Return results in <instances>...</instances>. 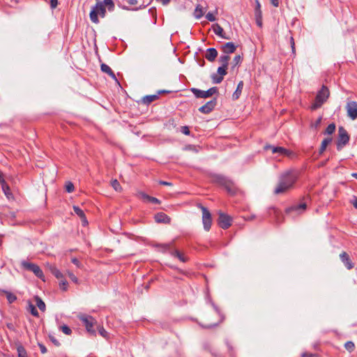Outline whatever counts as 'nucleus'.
I'll return each instance as SVG.
<instances>
[{
    "label": "nucleus",
    "mask_w": 357,
    "mask_h": 357,
    "mask_svg": "<svg viewBox=\"0 0 357 357\" xmlns=\"http://www.w3.org/2000/svg\"><path fill=\"white\" fill-rule=\"evenodd\" d=\"M299 176L300 171L295 169H290L282 172L279 176V181L274 190V194H284L292 189Z\"/></svg>",
    "instance_id": "nucleus-1"
},
{
    "label": "nucleus",
    "mask_w": 357,
    "mask_h": 357,
    "mask_svg": "<svg viewBox=\"0 0 357 357\" xmlns=\"http://www.w3.org/2000/svg\"><path fill=\"white\" fill-rule=\"evenodd\" d=\"M210 178L213 183L223 187L230 195H235L238 192V188L234 182L222 174H212Z\"/></svg>",
    "instance_id": "nucleus-2"
},
{
    "label": "nucleus",
    "mask_w": 357,
    "mask_h": 357,
    "mask_svg": "<svg viewBox=\"0 0 357 357\" xmlns=\"http://www.w3.org/2000/svg\"><path fill=\"white\" fill-rule=\"evenodd\" d=\"M107 10L105 5L102 2H98L93 7L89 13L90 20L95 24H98L100 20L98 15L104 18L106 16Z\"/></svg>",
    "instance_id": "nucleus-3"
},
{
    "label": "nucleus",
    "mask_w": 357,
    "mask_h": 357,
    "mask_svg": "<svg viewBox=\"0 0 357 357\" xmlns=\"http://www.w3.org/2000/svg\"><path fill=\"white\" fill-rule=\"evenodd\" d=\"M330 96V91L328 87L323 85L321 89L318 91L314 102L312 105L311 109L315 110L321 107Z\"/></svg>",
    "instance_id": "nucleus-4"
},
{
    "label": "nucleus",
    "mask_w": 357,
    "mask_h": 357,
    "mask_svg": "<svg viewBox=\"0 0 357 357\" xmlns=\"http://www.w3.org/2000/svg\"><path fill=\"white\" fill-rule=\"evenodd\" d=\"M350 139V136L347 130L343 126L338 128L337 139L336 142L337 151H341L346 146Z\"/></svg>",
    "instance_id": "nucleus-5"
},
{
    "label": "nucleus",
    "mask_w": 357,
    "mask_h": 357,
    "mask_svg": "<svg viewBox=\"0 0 357 357\" xmlns=\"http://www.w3.org/2000/svg\"><path fill=\"white\" fill-rule=\"evenodd\" d=\"M190 91L197 98H207L211 97L214 94H219L218 89L216 86L211 87L207 91H202L197 88H191Z\"/></svg>",
    "instance_id": "nucleus-6"
},
{
    "label": "nucleus",
    "mask_w": 357,
    "mask_h": 357,
    "mask_svg": "<svg viewBox=\"0 0 357 357\" xmlns=\"http://www.w3.org/2000/svg\"><path fill=\"white\" fill-rule=\"evenodd\" d=\"M309 200L310 197L308 196L304 197L301 203L294 204L291 206L287 208L285 210L286 213L291 214L292 213H295L296 214H301L306 209L307 202Z\"/></svg>",
    "instance_id": "nucleus-7"
},
{
    "label": "nucleus",
    "mask_w": 357,
    "mask_h": 357,
    "mask_svg": "<svg viewBox=\"0 0 357 357\" xmlns=\"http://www.w3.org/2000/svg\"><path fill=\"white\" fill-rule=\"evenodd\" d=\"M21 265L25 270L33 272L37 278L43 280V272L37 264L26 261H22Z\"/></svg>",
    "instance_id": "nucleus-8"
},
{
    "label": "nucleus",
    "mask_w": 357,
    "mask_h": 357,
    "mask_svg": "<svg viewBox=\"0 0 357 357\" xmlns=\"http://www.w3.org/2000/svg\"><path fill=\"white\" fill-rule=\"evenodd\" d=\"M79 319L82 321L84 326L86 327V331L89 333L96 335V331L93 329V325L95 323H96V321L93 317L82 314L79 316Z\"/></svg>",
    "instance_id": "nucleus-9"
},
{
    "label": "nucleus",
    "mask_w": 357,
    "mask_h": 357,
    "mask_svg": "<svg viewBox=\"0 0 357 357\" xmlns=\"http://www.w3.org/2000/svg\"><path fill=\"white\" fill-rule=\"evenodd\" d=\"M199 207L202 209V222L204 225V228L206 231H209L211 227L212 224V218L210 211L207 208L202 206V204L199 205Z\"/></svg>",
    "instance_id": "nucleus-10"
},
{
    "label": "nucleus",
    "mask_w": 357,
    "mask_h": 357,
    "mask_svg": "<svg viewBox=\"0 0 357 357\" xmlns=\"http://www.w3.org/2000/svg\"><path fill=\"white\" fill-rule=\"evenodd\" d=\"M231 222L232 218L231 216L222 212L219 213L218 225L220 227L223 229H227L231 225Z\"/></svg>",
    "instance_id": "nucleus-11"
},
{
    "label": "nucleus",
    "mask_w": 357,
    "mask_h": 357,
    "mask_svg": "<svg viewBox=\"0 0 357 357\" xmlns=\"http://www.w3.org/2000/svg\"><path fill=\"white\" fill-rule=\"evenodd\" d=\"M218 104V98H213L210 101L207 102L205 105L199 108V112L202 114H210L216 107Z\"/></svg>",
    "instance_id": "nucleus-12"
},
{
    "label": "nucleus",
    "mask_w": 357,
    "mask_h": 357,
    "mask_svg": "<svg viewBox=\"0 0 357 357\" xmlns=\"http://www.w3.org/2000/svg\"><path fill=\"white\" fill-rule=\"evenodd\" d=\"M347 115L352 120L357 119V102L356 101H350L347 102L346 106Z\"/></svg>",
    "instance_id": "nucleus-13"
},
{
    "label": "nucleus",
    "mask_w": 357,
    "mask_h": 357,
    "mask_svg": "<svg viewBox=\"0 0 357 357\" xmlns=\"http://www.w3.org/2000/svg\"><path fill=\"white\" fill-rule=\"evenodd\" d=\"M264 149L265 151H271L272 153H279L280 155H289L290 153L289 151L281 147V146H274L271 144H266L264 146Z\"/></svg>",
    "instance_id": "nucleus-14"
},
{
    "label": "nucleus",
    "mask_w": 357,
    "mask_h": 357,
    "mask_svg": "<svg viewBox=\"0 0 357 357\" xmlns=\"http://www.w3.org/2000/svg\"><path fill=\"white\" fill-rule=\"evenodd\" d=\"M340 258L348 270H351L354 268V263L352 261L350 256L347 252L343 251L342 253H340Z\"/></svg>",
    "instance_id": "nucleus-15"
},
{
    "label": "nucleus",
    "mask_w": 357,
    "mask_h": 357,
    "mask_svg": "<svg viewBox=\"0 0 357 357\" xmlns=\"http://www.w3.org/2000/svg\"><path fill=\"white\" fill-rule=\"evenodd\" d=\"M137 196L139 198L142 199L144 201L151 202L152 204H160L161 203V202L158 199H157L156 197H151V196H150V195H147L145 192H142V191L138 192L137 194Z\"/></svg>",
    "instance_id": "nucleus-16"
},
{
    "label": "nucleus",
    "mask_w": 357,
    "mask_h": 357,
    "mask_svg": "<svg viewBox=\"0 0 357 357\" xmlns=\"http://www.w3.org/2000/svg\"><path fill=\"white\" fill-rule=\"evenodd\" d=\"M237 46L232 42H228L222 45L221 50L226 55L234 53L236 50Z\"/></svg>",
    "instance_id": "nucleus-17"
},
{
    "label": "nucleus",
    "mask_w": 357,
    "mask_h": 357,
    "mask_svg": "<svg viewBox=\"0 0 357 357\" xmlns=\"http://www.w3.org/2000/svg\"><path fill=\"white\" fill-rule=\"evenodd\" d=\"M154 219L158 223L169 224L171 222V218L162 212L157 213L154 215Z\"/></svg>",
    "instance_id": "nucleus-18"
},
{
    "label": "nucleus",
    "mask_w": 357,
    "mask_h": 357,
    "mask_svg": "<svg viewBox=\"0 0 357 357\" xmlns=\"http://www.w3.org/2000/svg\"><path fill=\"white\" fill-rule=\"evenodd\" d=\"M212 29H213L214 33L217 36H220V38H224V39H227V40H229L230 39V37L229 36L226 35V33H225L223 29L222 28V26L220 24H213Z\"/></svg>",
    "instance_id": "nucleus-19"
},
{
    "label": "nucleus",
    "mask_w": 357,
    "mask_h": 357,
    "mask_svg": "<svg viewBox=\"0 0 357 357\" xmlns=\"http://www.w3.org/2000/svg\"><path fill=\"white\" fill-rule=\"evenodd\" d=\"M217 56H218V51L216 50V49H215L213 47H210L206 50L205 58L208 61L213 62L215 60Z\"/></svg>",
    "instance_id": "nucleus-20"
},
{
    "label": "nucleus",
    "mask_w": 357,
    "mask_h": 357,
    "mask_svg": "<svg viewBox=\"0 0 357 357\" xmlns=\"http://www.w3.org/2000/svg\"><path fill=\"white\" fill-rule=\"evenodd\" d=\"M74 212L81 218L82 225L88 223L84 212L77 206H73Z\"/></svg>",
    "instance_id": "nucleus-21"
},
{
    "label": "nucleus",
    "mask_w": 357,
    "mask_h": 357,
    "mask_svg": "<svg viewBox=\"0 0 357 357\" xmlns=\"http://www.w3.org/2000/svg\"><path fill=\"white\" fill-rule=\"evenodd\" d=\"M100 68L103 73H107L113 79H115L116 81H117V79L114 73L113 72V70L111 69V68L109 66H107L105 63H102L100 66Z\"/></svg>",
    "instance_id": "nucleus-22"
},
{
    "label": "nucleus",
    "mask_w": 357,
    "mask_h": 357,
    "mask_svg": "<svg viewBox=\"0 0 357 357\" xmlns=\"http://www.w3.org/2000/svg\"><path fill=\"white\" fill-rule=\"evenodd\" d=\"M171 255L178 258L182 262H186L188 261V258L185 257L183 253L181 252L179 250L174 249V250H171Z\"/></svg>",
    "instance_id": "nucleus-23"
},
{
    "label": "nucleus",
    "mask_w": 357,
    "mask_h": 357,
    "mask_svg": "<svg viewBox=\"0 0 357 357\" xmlns=\"http://www.w3.org/2000/svg\"><path fill=\"white\" fill-rule=\"evenodd\" d=\"M243 85H244V84H243V81H240L238 82L236 91L232 94V99L234 100H236L240 98L241 94L242 93L243 88Z\"/></svg>",
    "instance_id": "nucleus-24"
},
{
    "label": "nucleus",
    "mask_w": 357,
    "mask_h": 357,
    "mask_svg": "<svg viewBox=\"0 0 357 357\" xmlns=\"http://www.w3.org/2000/svg\"><path fill=\"white\" fill-rule=\"evenodd\" d=\"M333 138L329 137L324 138L319 148V154L321 155L326 151L328 145L332 142Z\"/></svg>",
    "instance_id": "nucleus-25"
},
{
    "label": "nucleus",
    "mask_w": 357,
    "mask_h": 357,
    "mask_svg": "<svg viewBox=\"0 0 357 357\" xmlns=\"http://www.w3.org/2000/svg\"><path fill=\"white\" fill-rule=\"evenodd\" d=\"M157 247L161 248V251L162 252H168L170 255H171V250H174V248H173L172 243L158 244V245H157Z\"/></svg>",
    "instance_id": "nucleus-26"
},
{
    "label": "nucleus",
    "mask_w": 357,
    "mask_h": 357,
    "mask_svg": "<svg viewBox=\"0 0 357 357\" xmlns=\"http://www.w3.org/2000/svg\"><path fill=\"white\" fill-rule=\"evenodd\" d=\"M159 98V96L158 95L155 94V95H149V96H144L143 98H142V102L145 105H149L151 104L152 102L158 100Z\"/></svg>",
    "instance_id": "nucleus-27"
},
{
    "label": "nucleus",
    "mask_w": 357,
    "mask_h": 357,
    "mask_svg": "<svg viewBox=\"0 0 357 357\" xmlns=\"http://www.w3.org/2000/svg\"><path fill=\"white\" fill-rule=\"evenodd\" d=\"M34 300L39 310H41L42 312H45L46 309V305L44 301L41 299V298L39 297L38 296H35Z\"/></svg>",
    "instance_id": "nucleus-28"
},
{
    "label": "nucleus",
    "mask_w": 357,
    "mask_h": 357,
    "mask_svg": "<svg viewBox=\"0 0 357 357\" xmlns=\"http://www.w3.org/2000/svg\"><path fill=\"white\" fill-rule=\"evenodd\" d=\"M204 7L200 4H198L195 10L194 16L197 19H200L204 14Z\"/></svg>",
    "instance_id": "nucleus-29"
},
{
    "label": "nucleus",
    "mask_w": 357,
    "mask_h": 357,
    "mask_svg": "<svg viewBox=\"0 0 357 357\" xmlns=\"http://www.w3.org/2000/svg\"><path fill=\"white\" fill-rule=\"evenodd\" d=\"M51 273L54 275L57 279L60 280V278H63V274L60 272L59 269L54 266H51L50 268Z\"/></svg>",
    "instance_id": "nucleus-30"
},
{
    "label": "nucleus",
    "mask_w": 357,
    "mask_h": 357,
    "mask_svg": "<svg viewBox=\"0 0 357 357\" xmlns=\"http://www.w3.org/2000/svg\"><path fill=\"white\" fill-rule=\"evenodd\" d=\"M243 61V57L238 54L234 56L232 61L231 70H234L237 66H239Z\"/></svg>",
    "instance_id": "nucleus-31"
},
{
    "label": "nucleus",
    "mask_w": 357,
    "mask_h": 357,
    "mask_svg": "<svg viewBox=\"0 0 357 357\" xmlns=\"http://www.w3.org/2000/svg\"><path fill=\"white\" fill-rule=\"evenodd\" d=\"M102 3L105 5V8H107L109 11H114L115 5L113 0H103Z\"/></svg>",
    "instance_id": "nucleus-32"
},
{
    "label": "nucleus",
    "mask_w": 357,
    "mask_h": 357,
    "mask_svg": "<svg viewBox=\"0 0 357 357\" xmlns=\"http://www.w3.org/2000/svg\"><path fill=\"white\" fill-rule=\"evenodd\" d=\"M229 59L230 56L229 55H221L219 58V62L222 63L221 66L228 67Z\"/></svg>",
    "instance_id": "nucleus-33"
},
{
    "label": "nucleus",
    "mask_w": 357,
    "mask_h": 357,
    "mask_svg": "<svg viewBox=\"0 0 357 357\" xmlns=\"http://www.w3.org/2000/svg\"><path fill=\"white\" fill-rule=\"evenodd\" d=\"M336 126L334 123H330L327 128H326L325 131L324 132V135H332L335 130Z\"/></svg>",
    "instance_id": "nucleus-34"
},
{
    "label": "nucleus",
    "mask_w": 357,
    "mask_h": 357,
    "mask_svg": "<svg viewBox=\"0 0 357 357\" xmlns=\"http://www.w3.org/2000/svg\"><path fill=\"white\" fill-rule=\"evenodd\" d=\"M17 357H28L25 348L22 345H19L17 347Z\"/></svg>",
    "instance_id": "nucleus-35"
},
{
    "label": "nucleus",
    "mask_w": 357,
    "mask_h": 357,
    "mask_svg": "<svg viewBox=\"0 0 357 357\" xmlns=\"http://www.w3.org/2000/svg\"><path fill=\"white\" fill-rule=\"evenodd\" d=\"M29 310L30 313L33 316H34L36 317H39V314H38V312L36 307L31 302H29Z\"/></svg>",
    "instance_id": "nucleus-36"
},
{
    "label": "nucleus",
    "mask_w": 357,
    "mask_h": 357,
    "mask_svg": "<svg viewBox=\"0 0 357 357\" xmlns=\"http://www.w3.org/2000/svg\"><path fill=\"white\" fill-rule=\"evenodd\" d=\"M4 292L6 294V298L9 303H13L17 300V296L15 294L6 291Z\"/></svg>",
    "instance_id": "nucleus-37"
},
{
    "label": "nucleus",
    "mask_w": 357,
    "mask_h": 357,
    "mask_svg": "<svg viewBox=\"0 0 357 357\" xmlns=\"http://www.w3.org/2000/svg\"><path fill=\"white\" fill-rule=\"evenodd\" d=\"M65 190L67 192H73L75 190L73 183L71 181H67L65 183Z\"/></svg>",
    "instance_id": "nucleus-38"
},
{
    "label": "nucleus",
    "mask_w": 357,
    "mask_h": 357,
    "mask_svg": "<svg viewBox=\"0 0 357 357\" xmlns=\"http://www.w3.org/2000/svg\"><path fill=\"white\" fill-rule=\"evenodd\" d=\"M148 6V4H142L140 5L139 7H136L135 8H132L130 9L128 6H125V5H123V6H120V7L123 9V10H140V9H144L145 8L146 6Z\"/></svg>",
    "instance_id": "nucleus-39"
},
{
    "label": "nucleus",
    "mask_w": 357,
    "mask_h": 357,
    "mask_svg": "<svg viewBox=\"0 0 357 357\" xmlns=\"http://www.w3.org/2000/svg\"><path fill=\"white\" fill-rule=\"evenodd\" d=\"M211 79L213 84H220L223 80V77L217 74H213L211 75Z\"/></svg>",
    "instance_id": "nucleus-40"
},
{
    "label": "nucleus",
    "mask_w": 357,
    "mask_h": 357,
    "mask_svg": "<svg viewBox=\"0 0 357 357\" xmlns=\"http://www.w3.org/2000/svg\"><path fill=\"white\" fill-rule=\"evenodd\" d=\"M255 16H262V12L261 10V5L258 0H256V6L255 8Z\"/></svg>",
    "instance_id": "nucleus-41"
},
{
    "label": "nucleus",
    "mask_w": 357,
    "mask_h": 357,
    "mask_svg": "<svg viewBox=\"0 0 357 357\" xmlns=\"http://www.w3.org/2000/svg\"><path fill=\"white\" fill-rule=\"evenodd\" d=\"M228 67L226 66H220L218 68L217 73L219 75L224 77L227 74Z\"/></svg>",
    "instance_id": "nucleus-42"
},
{
    "label": "nucleus",
    "mask_w": 357,
    "mask_h": 357,
    "mask_svg": "<svg viewBox=\"0 0 357 357\" xmlns=\"http://www.w3.org/2000/svg\"><path fill=\"white\" fill-rule=\"evenodd\" d=\"M344 348L349 352H351L355 349V344L351 341H348L344 344Z\"/></svg>",
    "instance_id": "nucleus-43"
},
{
    "label": "nucleus",
    "mask_w": 357,
    "mask_h": 357,
    "mask_svg": "<svg viewBox=\"0 0 357 357\" xmlns=\"http://www.w3.org/2000/svg\"><path fill=\"white\" fill-rule=\"evenodd\" d=\"M60 330L66 335H70L72 333V330L67 325L60 326Z\"/></svg>",
    "instance_id": "nucleus-44"
},
{
    "label": "nucleus",
    "mask_w": 357,
    "mask_h": 357,
    "mask_svg": "<svg viewBox=\"0 0 357 357\" xmlns=\"http://www.w3.org/2000/svg\"><path fill=\"white\" fill-rule=\"evenodd\" d=\"M68 285V282L63 278H60L59 287L63 291L67 290Z\"/></svg>",
    "instance_id": "nucleus-45"
},
{
    "label": "nucleus",
    "mask_w": 357,
    "mask_h": 357,
    "mask_svg": "<svg viewBox=\"0 0 357 357\" xmlns=\"http://www.w3.org/2000/svg\"><path fill=\"white\" fill-rule=\"evenodd\" d=\"M111 185L116 191H118L121 189V185L116 179L112 180L111 181Z\"/></svg>",
    "instance_id": "nucleus-46"
},
{
    "label": "nucleus",
    "mask_w": 357,
    "mask_h": 357,
    "mask_svg": "<svg viewBox=\"0 0 357 357\" xmlns=\"http://www.w3.org/2000/svg\"><path fill=\"white\" fill-rule=\"evenodd\" d=\"M268 213L270 215H272L273 213L275 215V217H278V215H280V212L275 207H270L268 208Z\"/></svg>",
    "instance_id": "nucleus-47"
},
{
    "label": "nucleus",
    "mask_w": 357,
    "mask_h": 357,
    "mask_svg": "<svg viewBox=\"0 0 357 357\" xmlns=\"http://www.w3.org/2000/svg\"><path fill=\"white\" fill-rule=\"evenodd\" d=\"M98 333L99 334L105 338H107L108 333L103 327H98Z\"/></svg>",
    "instance_id": "nucleus-48"
},
{
    "label": "nucleus",
    "mask_w": 357,
    "mask_h": 357,
    "mask_svg": "<svg viewBox=\"0 0 357 357\" xmlns=\"http://www.w3.org/2000/svg\"><path fill=\"white\" fill-rule=\"evenodd\" d=\"M321 120H322V117L320 116L319 117L314 123H312L311 126L315 129H317L319 126H320V124L321 123Z\"/></svg>",
    "instance_id": "nucleus-49"
},
{
    "label": "nucleus",
    "mask_w": 357,
    "mask_h": 357,
    "mask_svg": "<svg viewBox=\"0 0 357 357\" xmlns=\"http://www.w3.org/2000/svg\"><path fill=\"white\" fill-rule=\"evenodd\" d=\"M181 132L182 133H183L184 135H190V131L189 127L187 126H181Z\"/></svg>",
    "instance_id": "nucleus-50"
},
{
    "label": "nucleus",
    "mask_w": 357,
    "mask_h": 357,
    "mask_svg": "<svg viewBox=\"0 0 357 357\" xmlns=\"http://www.w3.org/2000/svg\"><path fill=\"white\" fill-rule=\"evenodd\" d=\"M49 338L56 347H59L61 345L60 342L56 339V337L54 335H50Z\"/></svg>",
    "instance_id": "nucleus-51"
},
{
    "label": "nucleus",
    "mask_w": 357,
    "mask_h": 357,
    "mask_svg": "<svg viewBox=\"0 0 357 357\" xmlns=\"http://www.w3.org/2000/svg\"><path fill=\"white\" fill-rule=\"evenodd\" d=\"M301 357H319L317 354H312L309 352H303L301 355Z\"/></svg>",
    "instance_id": "nucleus-52"
},
{
    "label": "nucleus",
    "mask_w": 357,
    "mask_h": 357,
    "mask_svg": "<svg viewBox=\"0 0 357 357\" xmlns=\"http://www.w3.org/2000/svg\"><path fill=\"white\" fill-rule=\"evenodd\" d=\"M219 324V323H217V324H199L203 328H206V329H210V328H213L215 326H217Z\"/></svg>",
    "instance_id": "nucleus-53"
},
{
    "label": "nucleus",
    "mask_w": 357,
    "mask_h": 357,
    "mask_svg": "<svg viewBox=\"0 0 357 357\" xmlns=\"http://www.w3.org/2000/svg\"><path fill=\"white\" fill-rule=\"evenodd\" d=\"M213 307L214 310L216 311V312L220 316L221 319L220 322H222L223 319H225L224 316L221 314L220 310L216 306L214 303H212Z\"/></svg>",
    "instance_id": "nucleus-54"
},
{
    "label": "nucleus",
    "mask_w": 357,
    "mask_h": 357,
    "mask_svg": "<svg viewBox=\"0 0 357 357\" xmlns=\"http://www.w3.org/2000/svg\"><path fill=\"white\" fill-rule=\"evenodd\" d=\"M206 18L210 22H214L216 20L215 15L211 13H208L206 15Z\"/></svg>",
    "instance_id": "nucleus-55"
},
{
    "label": "nucleus",
    "mask_w": 357,
    "mask_h": 357,
    "mask_svg": "<svg viewBox=\"0 0 357 357\" xmlns=\"http://www.w3.org/2000/svg\"><path fill=\"white\" fill-rule=\"evenodd\" d=\"M256 23L259 27L262 26V16H255Z\"/></svg>",
    "instance_id": "nucleus-56"
},
{
    "label": "nucleus",
    "mask_w": 357,
    "mask_h": 357,
    "mask_svg": "<svg viewBox=\"0 0 357 357\" xmlns=\"http://www.w3.org/2000/svg\"><path fill=\"white\" fill-rule=\"evenodd\" d=\"M38 347H39L42 354H45L47 351V348L45 347V346L43 344L38 343Z\"/></svg>",
    "instance_id": "nucleus-57"
},
{
    "label": "nucleus",
    "mask_w": 357,
    "mask_h": 357,
    "mask_svg": "<svg viewBox=\"0 0 357 357\" xmlns=\"http://www.w3.org/2000/svg\"><path fill=\"white\" fill-rule=\"evenodd\" d=\"M58 6V0H50V7L54 9Z\"/></svg>",
    "instance_id": "nucleus-58"
},
{
    "label": "nucleus",
    "mask_w": 357,
    "mask_h": 357,
    "mask_svg": "<svg viewBox=\"0 0 357 357\" xmlns=\"http://www.w3.org/2000/svg\"><path fill=\"white\" fill-rule=\"evenodd\" d=\"M350 203L354 206V207L357 209V197L354 196L353 199L350 201Z\"/></svg>",
    "instance_id": "nucleus-59"
},
{
    "label": "nucleus",
    "mask_w": 357,
    "mask_h": 357,
    "mask_svg": "<svg viewBox=\"0 0 357 357\" xmlns=\"http://www.w3.org/2000/svg\"><path fill=\"white\" fill-rule=\"evenodd\" d=\"M69 277H70V280L73 282H74L75 283H77L78 282L77 278L73 273H70L69 274Z\"/></svg>",
    "instance_id": "nucleus-60"
},
{
    "label": "nucleus",
    "mask_w": 357,
    "mask_h": 357,
    "mask_svg": "<svg viewBox=\"0 0 357 357\" xmlns=\"http://www.w3.org/2000/svg\"><path fill=\"white\" fill-rule=\"evenodd\" d=\"M72 263L74 264L76 266L80 267V261L77 258H73L72 259Z\"/></svg>",
    "instance_id": "nucleus-61"
},
{
    "label": "nucleus",
    "mask_w": 357,
    "mask_h": 357,
    "mask_svg": "<svg viewBox=\"0 0 357 357\" xmlns=\"http://www.w3.org/2000/svg\"><path fill=\"white\" fill-rule=\"evenodd\" d=\"M126 1L130 6H135L138 3L137 0H126Z\"/></svg>",
    "instance_id": "nucleus-62"
},
{
    "label": "nucleus",
    "mask_w": 357,
    "mask_h": 357,
    "mask_svg": "<svg viewBox=\"0 0 357 357\" xmlns=\"http://www.w3.org/2000/svg\"><path fill=\"white\" fill-rule=\"evenodd\" d=\"M159 184L162 185H168V186L172 185V183L167 182V181H159Z\"/></svg>",
    "instance_id": "nucleus-63"
},
{
    "label": "nucleus",
    "mask_w": 357,
    "mask_h": 357,
    "mask_svg": "<svg viewBox=\"0 0 357 357\" xmlns=\"http://www.w3.org/2000/svg\"><path fill=\"white\" fill-rule=\"evenodd\" d=\"M271 1V4L275 6V7H278L279 6V0H270Z\"/></svg>",
    "instance_id": "nucleus-64"
}]
</instances>
